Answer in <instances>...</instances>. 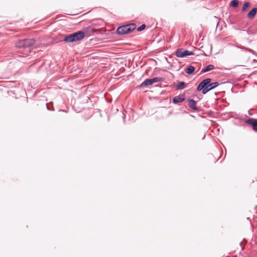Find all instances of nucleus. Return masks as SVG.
I'll use <instances>...</instances> for the list:
<instances>
[{
    "instance_id": "f257e3e1",
    "label": "nucleus",
    "mask_w": 257,
    "mask_h": 257,
    "mask_svg": "<svg viewBox=\"0 0 257 257\" xmlns=\"http://www.w3.org/2000/svg\"><path fill=\"white\" fill-rule=\"evenodd\" d=\"M211 81L210 78H206L203 80L198 85L197 90H202V93L205 94L219 85L218 82L210 83Z\"/></svg>"
},
{
    "instance_id": "f03ea898",
    "label": "nucleus",
    "mask_w": 257,
    "mask_h": 257,
    "mask_svg": "<svg viewBox=\"0 0 257 257\" xmlns=\"http://www.w3.org/2000/svg\"><path fill=\"white\" fill-rule=\"evenodd\" d=\"M84 37L85 34L84 32L82 31H78L77 32L66 36L64 38V41L66 42L69 43L76 42L83 39Z\"/></svg>"
},
{
    "instance_id": "7ed1b4c3",
    "label": "nucleus",
    "mask_w": 257,
    "mask_h": 257,
    "mask_svg": "<svg viewBox=\"0 0 257 257\" xmlns=\"http://www.w3.org/2000/svg\"><path fill=\"white\" fill-rule=\"evenodd\" d=\"M136 28L135 24H130L118 27L116 30V33L119 35H124L130 33Z\"/></svg>"
},
{
    "instance_id": "20e7f679",
    "label": "nucleus",
    "mask_w": 257,
    "mask_h": 257,
    "mask_svg": "<svg viewBox=\"0 0 257 257\" xmlns=\"http://www.w3.org/2000/svg\"><path fill=\"white\" fill-rule=\"evenodd\" d=\"M35 40L33 39H24L20 40L16 43L17 47H29L35 44Z\"/></svg>"
},
{
    "instance_id": "39448f33",
    "label": "nucleus",
    "mask_w": 257,
    "mask_h": 257,
    "mask_svg": "<svg viewBox=\"0 0 257 257\" xmlns=\"http://www.w3.org/2000/svg\"><path fill=\"white\" fill-rule=\"evenodd\" d=\"M163 80L162 78L155 77L153 79H147L145 80L140 85V87L147 86L148 85H152L153 83L160 82Z\"/></svg>"
},
{
    "instance_id": "423d86ee",
    "label": "nucleus",
    "mask_w": 257,
    "mask_h": 257,
    "mask_svg": "<svg viewBox=\"0 0 257 257\" xmlns=\"http://www.w3.org/2000/svg\"><path fill=\"white\" fill-rule=\"evenodd\" d=\"M194 53L191 51L185 50L183 49H178L176 52V55L178 57H184L187 56L193 55Z\"/></svg>"
},
{
    "instance_id": "0eeeda50",
    "label": "nucleus",
    "mask_w": 257,
    "mask_h": 257,
    "mask_svg": "<svg viewBox=\"0 0 257 257\" xmlns=\"http://www.w3.org/2000/svg\"><path fill=\"white\" fill-rule=\"evenodd\" d=\"M247 123L252 126L254 131L257 132V119L249 118L247 120Z\"/></svg>"
},
{
    "instance_id": "6e6552de",
    "label": "nucleus",
    "mask_w": 257,
    "mask_h": 257,
    "mask_svg": "<svg viewBox=\"0 0 257 257\" xmlns=\"http://www.w3.org/2000/svg\"><path fill=\"white\" fill-rule=\"evenodd\" d=\"M257 13V8H254L250 11L247 14V18L250 19H252L254 18Z\"/></svg>"
},
{
    "instance_id": "1a4fd4ad",
    "label": "nucleus",
    "mask_w": 257,
    "mask_h": 257,
    "mask_svg": "<svg viewBox=\"0 0 257 257\" xmlns=\"http://www.w3.org/2000/svg\"><path fill=\"white\" fill-rule=\"evenodd\" d=\"M188 106L191 109L194 110H196L197 108L196 107V102L193 99H190L188 101Z\"/></svg>"
},
{
    "instance_id": "9d476101",
    "label": "nucleus",
    "mask_w": 257,
    "mask_h": 257,
    "mask_svg": "<svg viewBox=\"0 0 257 257\" xmlns=\"http://www.w3.org/2000/svg\"><path fill=\"white\" fill-rule=\"evenodd\" d=\"M184 100V98L182 96H176L173 98V102L177 103L178 102H182Z\"/></svg>"
},
{
    "instance_id": "9b49d317",
    "label": "nucleus",
    "mask_w": 257,
    "mask_h": 257,
    "mask_svg": "<svg viewBox=\"0 0 257 257\" xmlns=\"http://www.w3.org/2000/svg\"><path fill=\"white\" fill-rule=\"evenodd\" d=\"M194 70H195V68L194 66H189L188 67L186 72L188 74L190 75L193 73Z\"/></svg>"
},
{
    "instance_id": "f8f14e48",
    "label": "nucleus",
    "mask_w": 257,
    "mask_h": 257,
    "mask_svg": "<svg viewBox=\"0 0 257 257\" xmlns=\"http://www.w3.org/2000/svg\"><path fill=\"white\" fill-rule=\"evenodd\" d=\"M186 86V84L185 82H179L177 86H176V87H177V89H184Z\"/></svg>"
},
{
    "instance_id": "ddd939ff",
    "label": "nucleus",
    "mask_w": 257,
    "mask_h": 257,
    "mask_svg": "<svg viewBox=\"0 0 257 257\" xmlns=\"http://www.w3.org/2000/svg\"><path fill=\"white\" fill-rule=\"evenodd\" d=\"M214 67L213 65H208L206 68L204 69H203L202 70V72H207V71H209L211 70H212L213 69H214Z\"/></svg>"
},
{
    "instance_id": "4468645a",
    "label": "nucleus",
    "mask_w": 257,
    "mask_h": 257,
    "mask_svg": "<svg viewBox=\"0 0 257 257\" xmlns=\"http://www.w3.org/2000/svg\"><path fill=\"white\" fill-rule=\"evenodd\" d=\"M238 5V1L237 0H233L231 2L230 6L232 7H236Z\"/></svg>"
},
{
    "instance_id": "2eb2a0df",
    "label": "nucleus",
    "mask_w": 257,
    "mask_h": 257,
    "mask_svg": "<svg viewBox=\"0 0 257 257\" xmlns=\"http://www.w3.org/2000/svg\"><path fill=\"white\" fill-rule=\"evenodd\" d=\"M250 6V4L248 2H246L243 5V8L242 9V11L244 12L246 11V9L248 8Z\"/></svg>"
},
{
    "instance_id": "dca6fc26",
    "label": "nucleus",
    "mask_w": 257,
    "mask_h": 257,
    "mask_svg": "<svg viewBox=\"0 0 257 257\" xmlns=\"http://www.w3.org/2000/svg\"><path fill=\"white\" fill-rule=\"evenodd\" d=\"M145 28H146V25L145 24H143L137 29V31L138 32L142 31V30H144L145 29Z\"/></svg>"
}]
</instances>
